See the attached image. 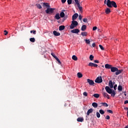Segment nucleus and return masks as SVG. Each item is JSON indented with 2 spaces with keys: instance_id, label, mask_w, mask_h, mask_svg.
I'll return each instance as SVG.
<instances>
[{
  "instance_id": "nucleus-1",
  "label": "nucleus",
  "mask_w": 128,
  "mask_h": 128,
  "mask_svg": "<svg viewBox=\"0 0 128 128\" xmlns=\"http://www.w3.org/2000/svg\"><path fill=\"white\" fill-rule=\"evenodd\" d=\"M106 4L108 8H112V6L114 8H118V5H116V3L114 1H110V0H107Z\"/></svg>"
},
{
  "instance_id": "nucleus-2",
  "label": "nucleus",
  "mask_w": 128,
  "mask_h": 128,
  "mask_svg": "<svg viewBox=\"0 0 128 128\" xmlns=\"http://www.w3.org/2000/svg\"><path fill=\"white\" fill-rule=\"evenodd\" d=\"M78 24V21L73 20V21L72 22V24L70 26V30H74V28H75L76 26H77Z\"/></svg>"
},
{
  "instance_id": "nucleus-3",
  "label": "nucleus",
  "mask_w": 128,
  "mask_h": 128,
  "mask_svg": "<svg viewBox=\"0 0 128 128\" xmlns=\"http://www.w3.org/2000/svg\"><path fill=\"white\" fill-rule=\"evenodd\" d=\"M55 10H56V8H50V7H49V8H47V9L46 10V12L48 14H54V12Z\"/></svg>"
},
{
  "instance_id": "nucleus-4",
  "label": "nucleus",
  "mask_w": 128,
  "mask_h": 128,
  "mask_svg": "<svg viewBox=\"0 0 128 128\" xmlns=\"http://www.w3.org/2000/svg\"><path fill=\"white\" fill-rule=\"evenodd\" d=\"M105 90L106 92H107L108 94H112V90L110 88V87L108 86H106Z\"/></svg>"
},
{
  "instance_id": "nucleus-5",
  "label": "nucleus",
  "mask_w": 128,
  "mask_h": 128,
  "mask_svg": "<svg viewBox=\"0 0 128 128\" xmlns=\"http://www.w3.org/2000/svg\"><path fill=\"white\" fill-rule=\"evenodd\" d=\"M88 66H94V68L98 67V64L92 62H90L88 64Z\"/></svg>"
},
{
  "instance_id": "nucleus-6",
  "label": "nucleus",
  "mask_w": 128,
  "mask_h": 128,
  "mask_svg": "<svg viewBox=\"0 0 128 128\" xmlns=\"http://www.w3.org/2000/svg\"><path fill=\"white\" fill-rule=\"evenodd\" d=\"M78 14L76 13L72 16V20H76V18H78Z\"/></svg>"
},
{
  "instance_id": "nucleus-7",
  "label": "nucleus",
  "mask_w": 128,
  "mask_h": 128,
  "mask_svg": "<svg viewBox=\"0 0 128 128\" xmlns=\"http://www.w3.org/2000/svg\"><path fill=\"white\" fill-rule=\"evenodd\" d=\"M116 83L114 82H112V81L110 80L109 82V86L110 88H114V84Z\"/></svg>"
},
{
  "instance_id": "nucleus-8",
  "label": "nucleus",
  "mask_w": 128,
  "mask_h": 128,
  "mask_svg": "<svg viewBox=\"0 0 128 128\" xmlns=\"http://www.w3.org/2000/svg\"><path fill=\"white\" fill-rule=\"evenodd\" d=\"M72 34H78L80 32V30L78 29H74L71 30Z\"/></svg>"
},
{
  "instance_id": "nucleus-9",
  "label": "nucleus",
  "mask_w": 128,
  "mask_h": 128,
  "mask_svg": "<svg viewBox=\"0 0 128 128\" xmlns=\"http://www.w3.org/2000/svg\"><path fill=\"white\" fill-rule=\"evenodd\" d=\"M122 72H124L123 70H118H118H116V76H118V74H122Z\"/></svg>"
},
{
  "instance_id": "nucleus-10",
  "label": "nucleus",
  "mask_w": 128,
  "mask_h": 128,
  "mask_svg": "<svg viewBox=\"0 0 128 128\" xmlns=\"http://www.w3.org/2000/svg\"><path fill=\"white\" fill-rule=\"evenodd\" d=\"M110 70L112 72H116L118 70V68L116 67H111Z\"/></svg>"
},
{
  "instance_id": "nucleus-11",
  "label": "nucleus",
  "mask_w": 128,
  "mask_h": 128,
  "mask_svg": "<svg viewBox=\"0 0 128 128\" xmlns=\"http://www.w3.org/2000/svg\"><path fill=\"white\" fill-rule=\"evenodd\" d=\"M112 66L109 64H105V68L107 69V70H111L112 67Z\"/></svg>"
},
{
  "instance_id": "nucleus-12",
  "label": "nucleus",
  "mask_w": 128,
  "mask_h": 128,
  "mask_svg": "<svg viewBox=\"0 0 128 128\" xmlns=\"http://www.w3.org/2000/svg\"><path fill=\"white\" fill-rule=\"evenodd\" d=\"M100 104H102L100 106H99L100 107L102 106H105V108H108V104L106 102H101L100 103Z\"/></svg>"
},
{
  "instance_id": "nucleus-13",
  "label": "nucleus",
  "mask_w": 128,
  "mask_h": 128,
  "mask_svg": "<svg viewBox=\"0 0 128 128\" xmlns=\"http://www.w3.org/2000/svg\"><path fill=\"white\" fill-rule=\"evenodd\" d=\"M84 120V118L80 117L77 118V122H82Z\"/></svg>"
},
{
  "instance_id": "nucleus-14",
  "label": "nucleus",
  "mask_w": 128,
  "mask_h": 128,
  "mask_svg": "<svg viewBox=\"0 0 128 128\" xmlns=\"http://www.w3.org/2000/svg\"><path fill=\"white\" fill-rule=\"evenodd\" d=\"M53 34H54V36H60V33L54 30L53 32Z\"/></svg>"
},
{
  "instance_id": "nucleus-15",
  "label": "nucleus",
  "mask_w": 128,
  "mask_h": 128,
  "mask_svg": "<svg viewBox=\"0 0 128 128\" xmlns=\"http://www.w3.org/2000/svg\"><path fill=\"white\" fill-rule=\"evenodd\" d=\"M92 112H94V110H92V108L89 109L87 112V116H90V114H92Z\"/></svg>"
},
{
  "instance_id": "nucleus-16",
  "label": "nucleus",
  "mask_w": 128,
  "mask_h": 128,
  "mask_svg": "<svg viewBox=\"0 0 128 128\" xmlns=\"http://www.w3.org/2000/svg\"><path fill=\"white\" fill-rule=\"evenodd\" d=\"M86 30V25H82V26L81 28V30L82 32H84Z\"/></svg>"
},
{
  "instance_id": "nucleus-17",
  "label": "nucleus",
  "mask_w": 128,
  "mask_h": 128,
  "mask_svg": "<svg viewBox=\"0 0 128 128\" xmlns=\"http://www.w3.org/2000/svg\"><path fill=\"white\" fill-rule=\"evenodd\" d=\"M87 82H88L90 86H94V80H88Z\"/></svg>"
},
{
  "instance_id": "nucleus-18",
  "label": "nucleus",
  "mask_w": 128,
  "mask_h": 128,
  "mask_svg": "<svg viewBox=\"0 0 128 128\" xmlns=\"http://www.w3.org/2000/svg\"><path fill=\"white\" fill-rule=\"evenodd\" d=\"M54 18L56 20H60V14L58 13L56 14Z\"/></svg>"
},
{
  "instance_id": "nucleus-19",
  "label": "nucleus",
  "mask_w": 128,
  "mask_h": 128,
  "mask_svg": "<svg viewBox=\"0 0 128 128\" xmlns=\"http://www.w3.org/2000/svg\"><path fill=\"white\" fill-rule=\"evenodd\" d=\"M105 12L106 14H108L110 12V8H106L105 10Z\"/></svg>"
},
{
  "instance_id": "nucleus-20",
  "label": "nucleus",
  "mask_w": 128,
  "mask_h": 128,
  "mask_svg": "<svg viewBox=\"0 0 128 128\" xmlns=\"http://www.w3.org/2000/svg\"><path fill=\"white\" fill-rule=\"evenodd\" d=\"M76 4H77L78 10H80V12H82V7L80 6V3H79Z\"/></svg>"
},
{
  "instance_id": "nucleus-21",
  "label": "nucleus",
  "mask_w": 128,
  "mask_h": 128,
  "mask_svg": "<svg viewBox=\"0 0 128 128\" xmlns=\"http://www.w3.org/2000/svg\"><path fill=\"white\" fill-rule=\"evenodd\" d=\"M66 26H59V30H64Z\"/></svg>"
},
{
  "instance_id": "nucleus-22",
  "label": "nucleus",
  "mask_w": 128,
  "mask_h": 128,
  "mask_svg": "<svg viewBox=\"0 0 128 128\" xmlns=\"http://www.w3.org/2000/svg\"><path fill=\"white\" fill-rule=\"evenodd\" d=\"M43 4H44L43 6H47L48 8H50V6L48 3L44 2Z\"/></svg>"
},
{
  "instance_id": "nucleus-23",
  "label": "nucleus",
  "mask_w": 128,
  "mask_h": 128,
  "mask_svg": "<svg viewBox=\"0 0 128 128\" xmlns=\"http://www.w3.org/2000/svg\"><path fill=\"white\" fill-rule=\"evenodd\" d=\"M81 35L82 36H88V32H82Z\"/></svg>"
},
{
  "instance_id": "nucleus-24",
  "label": "nucleus",
  "mask_w": 128,
  "mask_h": 128,
  "mask_svg": "<svg viewBox=\"0 0 128 128\" xmlns=\"http://www.w3.org/2000/svg\"><path fill=\"white\" fill-rule=\"evenodd\" d=\"M77 76L79 78H82V73H80V72H78L77 74Z\"/></svg>"
},
{
  "instance_id": "nucleus-25",
  "label": "nucleus",
  "mask_w": 128,
  "mask_h": 128,
  "mask_svg": "<svg viewBox=\"0 0 128 128\" xmlns=\"http://www.w3.org/2000/svg\"><path fill=\"white\" fill-rule=\"evenodd\" d=\"M64 16H65L64 12H62L60 14V18H64Z\"/></svg>"
},
{
  "instance_id": "nucleus-26",
  "label": "nucleus",
  "mask_w": 128,
  "mask_h": 128,
  "mask_svg": "<svg viewBox=\"0 0 128 128\" xmlns=\"http://www.w3.org/2000/svg\"><path fill=\"white\" fill-rule=\"evenodd\" d=\"M92 106L95 108H98V104L96 102H93L92 104Z\"/></svg>"
},
{
  "instance_id": "nucleus-27",
  "label": "nucleus",
  "mask_w": 128,
  "mask_h": 128,
  "mask_svg": "<svg viewBox=\"0 0 128 128\" xmlns=\"http://www.w3.org/2000/svg\"><path fill=\"white\" fill-rule=\"evenodd\" d=\"M93 96H94V98H100V94H93Z\"/></svg>"
},
{
  "instance_id": "nucleus-28",
  "label": "nucleus",
  "mask_w": 128,
  "mask_h": 128,
  "mask_svg": "<svg viewBox=\"0 0 128 128\" xmlns=\"http://www.w3.org/2000/svg\"><path fill=\"white\" fill-rule=\"evenodd\" d=\"M30 40L31 42H36V39L34 38H30Z\"/></svg>"
},
{
  "instance_id": "nucleus-29",
  "label": "nucleus",
  "mask_w": 128,
  "mask_h": 128,
  "mask_svg": "<svg viewBox=\"0 0 128 128\" xmlns=\"http://www.w3.org/2000/svg\"><path fill=\"white\" fill-rule=\"evenodd\" d=\"M112 96H113V98H114V96H116V92L114 90H112L111 93Z\"/></svg>"
},
{
  "instance_id": "nucleus-30",
  "label": "nucleus",
  "mask_w": 128,
  "mask_h": 128,
  "mask_svg": "<svg viewBox=\"0 0 128 128\" xmlns=\"http://www.w3.org/2000/svg\"><path fill=\"white\" fill-rule=\"evenodd\" d=\"M95 80H102V78L101 76H98Z\"/></svg>"
},
{
  "instance_id": "nucleus-31",
  "label": "nucleus",
  "mask_w": 128,
  "mask_h": 128,
  "mask_svg": "<svg viewBox=\"0 0 128 128\" xmlns=\"http://www.w3.org/2000/svg\"><path fill=\"white\" fill-rule=\"evenodd\" d=\"M118 90L120 92H122V86H118Z\"/></svg>"
},
{
  "instance_id": "nucleus-32",
  "label": "nucleus",
  "mask_w": 128,
  "mask_h": 128,
  "mask_svg": "<svg viewBox=\"0 0 128 128\" xmlns=\"http://www.w3.org/2000/svg\"><path fill=\"white\" fill-rule=\"evenodd\" d=\"M72 59L74 60H78V57H76V55H74L72 56Z\"/></svg>"
},
{
  "instance_id": "nucleus-33",
  "label": "nucleus",
  "mask_w": 128,
  "mask_h": 128,
  "mask_svg": "<svg viewBox=\"0 0 128 128\" xmlns=\"http://www.w3.org/2000/svg\"><path fill=\"white\" fill-rule=\"evenodd\" d=\"M99 112L100 114H104V111L102 110H99Z\"/></svg>"
},
{
  "instance_id": "nucleus-34",
  "label": "nucleus",
  "mask_w": 128,
  "mask_h": 128,
  "mask_svg": "<svg viewBox=\"0 0 128 128\" xmlns=\"http://www.w3.org/2000/svg\"><path fill=\"white\" fill-rule=\"evenodd\" d=\"M96 116L97 118H100V112H96Z\"/></svg>"
},
{
  "instance_id": "nucleus-35",
  "label": "nucleus",
  "mask_w": 128,
  "mask_h": 128,
  "mask_svg": "<svg viewBox=\"0 0 128 128\" xmlns=\"http://www.w3.org/2000/svg\"><path fill=\"white\" fill-rule=\"evenodd\" d=\"M36 6L38 8L40 9L42 8V5L40 4H36Z\"/></svg>"
},
{
  "instance_id": "nucleus-36",
  "label": "nucleus",
  "mask_w": 128,
  "mask_h": 128,
  "mask_svg": "<svg viewBox=\"0 0 128 128\" xmlns=\"http://www.w3.org/2000/svg\"><path fill=\"white\" fill-rule=\"evenodd\" d=\"M67 2H68V4H72V0H68Z\"/></svg>"
},
{
  "instance_id": "nucleus-37",
  "label": "nucleus",
  "mask_w": 128,
  "mask_h": 128,
  "mask_svg": "<svg viewBox=\"0 0 128 128\" xmlns=\"http://www.w3.org/2000/svg\"><path fill=\"white\" fill-rule=\"evenodd\" d=\"M99 46L100 50H104V46H102L101 44H100Z\"/></svg>"
},
{
  "instance_id": "nucleus-38",
  "label": "nucleus",
  "mask_w": 128,
  "mask_h": 128,
  "mask_svg": "<svg viewBox=\"0 0 128 128\" xmlns=\"http://www.w3.org/2000/svg\"><path fill=\"white\" fill-rule=\"evenodd\" d=\"M30 34H36V30H31L30 32Z\"/></svg>"
},
{
  "instance_id": "nucleus-39",
  "label": "nucleus",
  "mask_w": 128,
  "mask_h": 128,
  "mask_svg": "<svg viewBox=\"0 0 128 128\" xmlns=\"http://www.w3.org/2000/svg\"><path fill=\"white\" fill-rule=\"evenodd\" d=\"M108 112H109V114H114V112H112V110H107Z\"/></svg>"
},
{
  "instance_id": "nucleus-40",
  "label": "nucleus",
  "mask_w": 128,
  "mask_h": 128,
  "mask_svg": "<svg viewBox=\"0 0 128 128\" xmlns=\"http://www.w3.org/2000/svg\"><path fill=\"white\" fill-rule=\"evenodd\" d=\"M85 42H86V44H90V40H86Z\"/></svg>"
},
{
  "instance_id": "nucleus-41",
  "label": "nucleus",
  "mask_w": 128,
  "mask_h": 128,
  "mask_svg": "<svg viewBox=\"0 0 128 128\" xmlns=\"http://www.w3.org/2000/svg\"><path fill=\"white\" fill-rule=\"evenodd\" d=\"M94 56L92 55H90V60H94Z\"/></svg>"
},
{
  "instance_id": "nucleus-42",
  "label": "nucleus",
  "mask_w": 128,
  "mask_h": 128,
  "mask_svg": "<svg viewBox=\"0 0 128 128\" xmlns=\"http://www.w3.org/2000/svg\"><path fill=\"white\" fill-rule=\"evenodd\" d=\"M95 82L96 84H101V82H102V80H95Z\"/></svg>"
},
{
  "instance_id": "nucleus-43",
  "label": "nucleus",
  "mask_w": 128,
  "mask_h": 128,
  "mask_svg": "<svg viewBox=\"0 0 128 128\" xmlns=\"http://www.w3.org/2000/svg\"><path fill=\"white\" fill-rule=\"evenodd\" d=\"M108 94H106V92H104V94H103V96H104V98H106V96H108Z\"/></svg>"
},
{
  "instance_id": "nucleus-44",
  "label": "nucleus",
  "mask_w": 128,
  "mask_h": 128,
  "mask_svg": "<svg viewBox=\"0 0 128 128\" xmlns=\"http://www.w3.org/2000/svg\"><path fill=\"white\" fill-rule=\"evenodd\" d=\"M83 95L84 96H88V92H84Z\"/></svg>"
},
{
  "instance_id": "nucleus-45",
  "label": "nucleus",
  "mask_w": 128,
  "mask_h": 128,
  "mask_svg": "<svg viewBox=\"0 0 128 128\" xmlns=\"http://www.w3.org/2000/svg\"><path fill=\"white\" fill-rule=\"evenodd\" d=\"M110 116L108 115L106 116V120H110Z\"/></svg>"
},
{
  "instance_id": "nucleus-46",
  "label": "nucleus",
  "mask_w": 128,
  "mask_h": 128,
  "mask_svg": "<svg viewBox=\"0 0 128 128\" xmlns=\"http://www.w3.org/2000/svg\"><path fill=\"white\" fill-rule=\"evenodd\" d=\"M118 86V85L116 84L115 85H114V90H116V88Z\"/></svg>"
},
{
  "instance_id": "nucleus-47",
  "label": "nucleus",
  "mask_w": 128,
  "mask_h": 128,
  "mask_svg": "<svg viewBox=\"0 0 128 128\" xmlns=\"http://www.w3.org/2000/svg\"><path fill=\"white\" fill-rule=\"evenodd\" d=\"M83 22H88V19H86V18H84V19H83Z\"/></svg>"
},
{
  "instance_id": "nucleus-48",
  "label": "nucleus",
  "mask_w": 128,
  "mask_h": 128,
  "mask_svg": "<svg viewBox=\"0 0 128 128\" xmlns=\"http://www.w3.org/2000/svg\"><path fill=\"white\" fill-rule=\"evenodd\" d=\"M51 54L53 56L54 58H55L56 56V54H54V52H52Z\"/></svg>"
},
{
  "instance_id": "nucleus-49",
  "label": "nucleus",
  "mask_w": 128,
  "mask_h": 128,
  "mask_svg": "<svg viewBox=\"0 0 128 128\" xmlns=\"http://www.w3.org/2000/svg\"><path fill=\"white\" fill-rule=\"evenodd\" d=\"M94 62H95L96 64H99L100 61H98V60H94Z\"/></svg>"
},
{
  "instance_id": "nucleus-50",
  "label": "nucleus",
  "mask_w": 128,
  "mask_h": 128,
  "mask_svg": "<svg viewBox=\"0 0 128 128\" xmlns=\"http://www.w3.org/2000/svg\"><path fill=\"white\" fill-rule=\"evenodd\" d=\"M4 32H5L4 33L5 36H6L8 34V31H6V30H4Z\"/></svg>"
},
{
  "instance_id": "nucleus-51",
  "label": "nucleus",
  "mask_w": 128,
  "mask_h": 128,
  "mask_svg": "<svg viewBox=\"0 0 128 128\" xmlns=\"http://www.w3.org/2000/svg\"><path fill=\"white\" fill-rule=\"evenodd\" d=\"M96 28H98L96 26H94L92 28V30H96Z\"/></svg>"
},
{
  "instance_id": "nucleus-52",
  "label": "nucleus",
  "mask_w": 128,
  "mask_h": 128,
  "mask_svg": "<svg viewBox=\"0 0 128 128\" xmlns=\"http://www.w3.org/2000/svg\"><path fill=\"white\" fill-rule=\"evenodd\" d=\"M78 18L80 20H82V16L80 15Z\"/></svg>"
},
{
  "instance_id": "nucleus-53",
  "label": "nucleus",
  "mask_w": 128,
  "mask_h": 128,
  "mask_svg": "<svg viewBox=\"0 0 128 128\" xmlns=\"http://www.w3.org/2000/svg\"><path fill=\"white\" fill-rule=\"evenodd\" d=\"M61 2L62 4H64L66 2V0H61Z\"/></svg>"
},
{
  "instance_id": "nucleus-54",
  "label": "nucleus",
  "mask_w": 128,
  "mask_h": 128,
  "mask_svg": "<svg viewBox=\"0 0 128 128\" xmlns=\"http://www.w3.org/2000/svg\"><path fill=\"white\" fill-rule=\"evenodd\" d=\"M74 2L76 4H80V2H78V0H74Z\"/></svg>"
},
{
  "instance_id": "nucleus-55",
  "label": "nucleus",
  "mask_w": 128,
  "mask_h": 128,
  "mask_svg": "<svg viewBox=\"0 0 128 128\" xmlns=\"http://www.w3.org/2000/svg\"><path fill=\"white\" fill-rule=\"evenodd\" d=\"M128 104V100H126L124 102V104Z\"/></svg>"
},
{
  "instance_id": "nucleus-56",
  "label": "nucleus",
  "mask_w": 128,
  "mask_h": 128,
  "mask_svg": "<svg viewBox=\"0 0 128 128\" xmlns=\"http://www.w3.org/2000/svg\"><path fill=\"white\" fill-rule=\"evenodd\" d=\"M92 48H94V46H96V43H93L92 44Z\"/></svg>"
},
{
  "instance_id": "nucleus-57",
  "label": "nucleus",
  "mask_w": 128,
  "mask_h": 128,
  "mask_svg": "<svg viewBox=\"0 0 128 128\" xmlns=\"http://www.w3.org/2000/svg\"><path fill=\"white\" fill-rule=\"evenodd\" d=\"M56 61L58 62V64H62V62H60V59H58Z\"/></svg>"
},
{
  "instance_id": "nucleus-58",
  "label": "nucleus",
  "mask_w": 128,
  "mask_h": 128,
  "mask_svg": "<svg viewBox=\"0 0 128 128\" xmlns=\"http://www.w3.org/2000/svg\"><path fill=\"white\" fill-rule=\"evenodd\" d=\"M108 100H110V95L108 94L107 96H106Z\"/></svg>"
},
{
  "instance_id": "nucleus-59",
  "label": "nucleus",
  "mask_w": 128,
  "mask_h": 128,
  "mask_svg": "<svg viewBox=\"0 0 128 128\" xmlns=\"http://www.w3.org/2000/svg\"><path fill=\"white\" fill-rule=\"evenodd\" d=\"M56 60H58V56H55V58H54Z\"/></svg>"
},
{
  "instance_id": "nucleus-60",
  "label": "nucleus",
  "mask_w": 128,
  "mask_h": 128,
  "mask_svg": "<svg viewBox=\"0 0 128 128\" xmlns=\"http://www.w3.org/2000/svg\"><path fill=\"white\" fill-rule=\"evenodd\" d=\"M124 110H128V108H124Z\"/></svg>"
},
{
  "instance_id": "nucleus-61",
  "label": "nucleus",
  "mask_w": 128,
  "mask_h": 128,
  "mask_svg": "<svg viewBox=\"0 0 128 128\" xmlns=\"http://www.w3.org/2000/svg\"><path fill=\"white\" fill-rule=\"evenodd\" d=\"M124 128H128V126H126Z\"/></svg>"
},
{
  "instance_id": "nucleus-62",
  "label": "nucleus",
  "mask_w": 128,
  "mask_h": 128,
  "mask_svg": "<svg viewBox=\"0 0 128 128\" xmlns=\"http://www.w3.org/2000/svg\"><path fill=\"white\" fill-rule=\"evenodd\" d=\"M87 80H92L88 78L87 79Z\"/></svg>"
},
{
  "instance_id": "nucleus-63",
  "label": "nucleus",
  "mask_w": 128,
  "mask_h": 128,
  "mask_svg": "<svg viewBox=\"0 0 128 128\" xmlns=\"http://www.w3.org/2000/svg\"><path fill=\"white\" fill-rule=\"evenodd\" d=\"M106 0H105L104 2L105 4H106Z\"/></svg>"
},
{
  "instance_id": "nucleus-64",
  "label": "nucleus",
  "mask_w": 128,
  "mask_h": 128,
  "mask_svg": "<svg viewBox=\"0 0 128 128\" xmlns=\"http://www.w3.org/2000/svg\"><path fill=\"white\" fill-rule=\"evenodd\" d=\"M116 41H118V39H116V40H115V42H116Z\"/></svg>"
}]
</instances>
